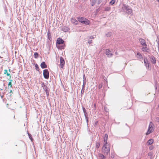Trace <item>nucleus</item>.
I'll return each mask as SVG.
<instances>
[{
	"instance_id": "nucleus-25",
	"label": "nucleus",
	"mask_w": 159,
	"mask_h": 159,
	"mask_svg": "<svg viewBox=\"0 0 159 159\" xmlns=\"http://www.w3.org/2000/svg\"><path fill=\"white\" fill-rule=\"evenodd\" d=\"M102 84H99L98 86V88L99 89H101L102 87Z\"/></svg>"
},
{
	"instance_id": "nucleus-7",
	"label": "nucleus",
	"mask_w": 159,
	"mask_h": 159,
	"mask_svg": "<svg viewBox=\"0 0 159 159\" xmlns=\"http://www.w3.org/2000/svg\"><path fill=\"white\" fill-rule=\"evenodd\" d=\"M60 63L61 68H63L65 64V62L64 58L62 57H61L60 58Z\"/></svg>"
},
{
	"instance_id": "nucleus-37",
	"label": "nucleus",
	"mask_w": 159,
	"mask_h": 159,
	"mask_svg": "<svg viewBox=\"0 0 159 159\" xmlns=\"http://www.w3.org/2000/svg\"><path fill=\"white\" fill-rule=\"evenodd\" d=\"M92 6H93V4H92Z\"/></svg>"
},
{
	"instance_id": "nucleus-22",
	"label": "nucleus",
	"mask_w": 159,
	"mask_h": 159,
	"mask_svg": "<svg viewBox=\"0 0 159 159\" xmlns=\"http://www.w3.org/2000/svg\"><path fill=\"white\" fill-rule=\"evenodd\" d=\"M115 0H111L110 3L111 4L113 5L115 3Z\"/></svg>"
},
{
	"instance_id": "nucleus-3",
	"label": "nucleus",
	"mask_w": 159,
	"mask_h": 159,
	"mask_svg": "<svg viewBox=\"0 0 159 159\" xmlns=\"http://www.w3.org/2000/svg\"><path fill=\"white\" fill-rule=\"evenodd\" d=\"M154 130V125L152 122L151 121L148 127V129L147 132L146 133L147 135H148L152 133Z\"/></svg>"
},
{
	"instance_id": "nucleus-30",
	"label": "nucleus",
	"mask_w": 159,
	"mask_h": 159,
	"mask_svg": "<svg viewBox=\"0 0 159 159\" xmlns=\"http://www.w3.org/2000/svg\"><path fill=\"white\" fill-rule=\"evenodd\" d=\"M83 111L84 112L85 111V109L84 108H83Z\"/></svg>"
},
{
	"instance_id": "nucleus-1",
	"label": "nucleus",
	"mask_w": 159,
	"mask_h": 159,
	"mask_svg": "<svg viewBox=\"0 0 159 159\" xmlns=\"http://www.w3.org/2000/svg\"><path fill=\"white\" fill-rule=\"evenodd\" d=\"M108 135L106 134L104 135V144L102 147V152L105 155H107L110 152V145L107 143Z\"/></svg>"
},
{
	"instance_id": "nucleus-28",
	"label": "nucleus",
	"mask_w": 159,
	"mask_h": 159,
	"mask_svg": "<svg viewBox=\"0 0 159 159\" xmlns=\"http://www.w3.org/2000/svg\"><path fill=\"white\" fill-rule=\"evenodd\" d=\"M98 123V121H96V122H95V126L97 125Z\"/></svg>"
},
{
	"instance_id": "nucleus-5",
	"label": "nucleus",
	"mask_w": 159,
	"mask_h": 159,
	"mask_svg": "<svg viewBox=\"0 0 159 159\" xmlns=\"http://www.w3.org/2000/svg\"><path fill=\"white\" fill-rule=\"evenodd\" d=\"M44 77L46 79H48L49 77V73L47 69H45L43 71Z\"/></svg>"
},
{
	"instance_id": "nucleus-8",
	"label": "nucleus",
	"mask_w": 159,
	"mask_h": 159,
	"mask_svg": "<svg viewBox=\"0 0 159 159\" xmlns=\"http://www.w3.org/2000/svg\"><path fill=\"white\" fill-rule=\"evenodd\" d=\"M139 41L142 46H147L146 41L144 39L141 38L139 39Z\"/></svg>"
},
{
	"instance_id": "nucleus-31",
	"label": "nucleus",
	"mask_w": 159,
	"mask_h": 159,
	"mask_svg": "<svg viewBox=\"0 0 159 159\" xmlns=\"http://www.w3.org/2000/svg\"><path fill=\"white\" fill-rule=\"evenodd\" d=\"M12 93V91L11 90L10 91V93Z\"/></svg>"
},
{
	"instance_id": "nucleus-15",
	"label": "nucleus",
	"mask_w": 159,
	"mask_h": 159,
	"mask_svg": "<svg viewBox=\"0 0 159 159\" xmlns=\"http://www.w3.org/2000/svg\"><path fill=\"white\" fill-rule=\"evenodd\" d=\"M98 157L100 159H103L105 158V157L102 154L100 153L98 155Z\"/></svg>"
},
{
	"instance_id": "nucleus-34",
	"label": "nucleus",
	"mask_w": 159,
	"mask_h": 159,
	"mask_svg": "<svg viewBox=\"0 0 159 159\" xmlns=\"http://www.w3.org/2000/svg\"><path fill=\"white\" fill-rule=\"evenodd\" d=\"M111 157H112V158H113L114 157H113V156H111Z\"/></svg>"
},
{
	"instance_id": "nucleus-21",
	"label": "nucleus",
	"mask_w": 159,
	"mask_h": 159,
	"mask_svg": "<svg viewBox=\"0 0 159 159\" xmlns=\"http://www.w3.org/2000/svg\"><path fill=\"white\" fill-rule=\"evenodd\" d=\"M100 146V143H97L96 145V148H98Z\"/></svg>"
},
{
	"instance_id": "nucleus-4",
	"label": "nucleus",
	"mask_w": 159,
	"mask_h": 159,
	"mask_svg": "<svg viewBox=\"0 0 159 159\" xmlns=\"http://www.w3.org/2000/svg\"><path fill=\"white\" fill-rule=\"evenodd\" d=\"M64 42V41L63 40L60 38H58L57 39L56 42L57 44V48L59 49H62L64 48V46H61L60 47L58 45H59L61 44H63Z\"/></svg>"
},
{
	"instance_id": "nucleus-11",
	"label": "nucleus",
	"mask_w": 159,
	"mask_h": 159,
	"mask_svg": "<svg viewBox=\"0 0 159 159\" xmlns=\"http://www.w3.org/2000/svg\"><path fill=\"white\" fill-rule=\"evenodd\" d=\"M126 10L127 12L129 14H130L132 12V10L131 9L128 8L126 6Z\"/></svg>"
},
{
	"instance_id": "nucleus-33",
	"label": "nucleus",
	"mask_w": 159,
	"mask_h": 159,
	"mask_svg": "<svg viewBox=\"0 0 159 159\" xmlns=\"http://www.w3.org/2000/svg\"><path fill=\"white\" fill-rule=\"evenodd\" d=\"M89 43H91V41H90L89 42Z\"/></svg>"
},
{
	"instance_id": "nucleus-38",
	"label": "nucleus",
	"mask_w": 159,
	"mask_h": 159,
	"mask_svg": "<svg viewBox=\"0 0 159 159\" xmlns=\"http://www.w3.org/2000/svg\"><path fill=\"white\" fill-rule=\"evenodd\" d=\"M84 77H85V75H84Z\"/></svg>"
},
{
	"instance_id": "nucleus-9",
	"label": "nucleus",
	"mask_w": 159,
	"mask_h": 159,
	"mask_svg": "<svg viewBox=\"0 0 159 159\" xmlns=\"http://www.w3.org/2000/svg\"><path fill=\"white\" fill-rule=\"evenodd\" d=\"M71 20L72 23L75 24L77 25L78 23V21L75 18H71Z\"/></svg>"
},
{
	"instance_id": "nucleus-19",
	"label": "nucleus",
	"mask_w": 159,
	"mask_h": 159,
	"mask_svg": "<svg viewBox=\"0 0 159 159\" xmlns=\"http://www.w3.org/2000/svg\"><path fill=\"white\" fill-rule=\"evenodd\" d=\"M111 8L109 7H105V10L106 11H109L110 10Z\"/></svg>"
},
{
	"instance_id": "nucleus-18",
	"label": "nucleus",
	"mask_w": 159,
	"mask_h": 159,
	"mask_svg": "<svg viewBox=\"0 0 159 159\" xmlns=\"http://www.w3.org/2000/svg\"><path fill=\"white\" fill-rule=\"evenodd\" d=\"M12 80H10V81L9 82V83L8 84V87L9 88V87L10 88H11L12 87V83L11 81H12Z\"/></svg>"
},
{
	"instance_id": "nucleus-20",
	"label": "nucleus",
	"mask_w": 159,
	"mask_h": 159,
	"mask_svg": "<svg viewBox=\"0 0 159 159\" xmlns=\"http://www.w3.org/2000/svg\"><path fill=\"white\" fill-rule=\"evenodd\" d=\"M34 57L36 58H37L38 57V56H39L38 54L36 52H35L34 53Z\"/></svg>"
},
{
	"instance_id": "nucleus-24",
	"label": "nucleus",
	"mask_w": 159,
	"mask_h": 159,
	"mask_svg": "<svg viewBox=\"0 0 159 159\" xmlns=\"http://www.w3.org/2000/svg\"><path fill=\"white\" fill-rule=\"evenodd\" d=\"M153 147L152 146H151L149 148V149L150 150H152L153 149Z\"/></svg>"
},
{
	"instance_id": "nucleus-29",
	"label": "nucleus",
	"mask_w": 159,
	"mask_h": 159,
	"mask_svg": "<svg viewBox=\"0 0 159 159\" xmlns=\"http://www.w3.org/2000/svg\"><path fill=\"white\" fill-rule=\"evenodd\" d=\"M66 28V27H63L62 28V30H63V31H66L65 30V28Z\"/></svg>"
},
{
	"instance_id": "nucleus-36",
	"label": "nucleus",
	"mask_w": 159,
	"mask_h": 159,
	"mask_svg": "<svg viewBox=\"0 0 159 159\" xmlns=\"http://www.w3.org/2000/svg\"><path fill=\"white\" fill-rule=\"evenodd\" d=\"M158 2H159V0H158Z\"/></svg>"
},
{
	"instance_id": "nucleus-17",
	"label": "nucleus",
	"mask_w": 159,
	"mask_h": 159,
	"mask_svg": "<svg viewBox=\"0 0 159 159\" xmlns=\"http://www.w3.org/2000/svg\"><path fill=\"white\" fill-rule=\"evenodd\" d=\"M151 61L153 64H155L156 63V60L154 57H152L151 58Z\"/></svg>"
},
{
	"instance_id": "nucleus-27",
	"label": "nucleus",
	"mask_w": 159,
	"mask_h": 159,
	"mask_svg": "<svg viewBox=\"0 0 159 159\" xmlns=\"http://www.w3.org/2000/svg\"><path fill=\"white\" fill-rule=\"evenodd\" d=\"M7 76H10V78H11V76L10 75V74L9 73H7Z\"/></svg>"
},
{
	"instance_id": "nucleus-12",
	"label": "nucleus",
	"mask_w": 159,
	"mask_h": 159,
	"mask_svg": "<svg viewBox=\"0 0 159 159\" xmlns=\"http://www.w3.org/2000/svg\"><path fill=\"white\" fill-rule=\"evenodd\" d=\"M144 60L145 66L147 67H149L148 63V61L147 58H144Z\"/></svg>"
},
{
	"instance_id": "nucleus-14",
	"label": "nucleus",
	"mask_w": 159,
	"mask_h": 159,
	"mask_svg": "<svg viewBox=\"0 0 159 159\" xmlns=\"http://www.w3.org/2000/svg\"><path fill=\"white\" fill-rule=\"evenodd\" d=\"M154 142V140L153 139H151L149 140L147 142V144L148 145H150L152 144Z\"/></svg>"
},
{
	"instance_id": "nucleus-35",
	"label": "nucleus",
	"mask_w": 159,
	"mask_h": 159,
	"mask_svg": "<svg viewBox=\"0 0 159 159\" xmlns=\"http://www.w3.org/2000/svg\"><path fill=\"white\" fill-rule=\"evenodd\" d=\"M111 157H112V158H113L114 157H113V156H111Z\"/></svg>"
},
{
	"instance_id": "nucleus-26",
	"label": "nucleus",
	"mask_w": 159,
	"mask_h": 159,
	"mask_svg": "<svg viewBox=\"0 0 159 159\" xmlns=\"http://www.w3.org/2000/svg\"><path fill=\"white\" fill-rule=\"evenodd\" d=\"M7 73H7V70H4V74H7Z\"/></svg>"
},
{
	"instance_id": "nucleus-13",
	"label": "nucleus",
	"mask_w": 159,
	"mask_h": 159,
	"mask_svg": "<svg viewBox=\"0 0 159 159\" xmlns=\"http://www.w3.org/2000/svg\"><path fill=\"white\" fill-rule=\"evenodd\" d=\"M40 66L43 69L46 68L47 67V66L44 62H42L41 63Z\"/></svg>"
},
{
	"instance_id": "nucleus-6",
	"label": "nucleus",
	"mask_w": 159,
	"mask_h": 159,
	"mask_svg": "<svg viewBox=\"0 0 159 159\" xmlns=\"http://www.w3.org/2000/svg\"><path fill=\"white\" fill-rule=\"evenodd\" d=\"M105 54L108 57H111L113 54L111 52V50L109 49H106L105 51Z\"/></svg>"
},
{
	"instance_id": "nucleus-10",
	"label": "nucleus",
	"mask_w": 159,
	"mask_h": 159,
	"mask_svg": "<svg viewBox=\"0 0 159 159\" xmlns=\"http://www.w3.org/2000/svg\"><path fill=\"white\" fill-rule=\"evenodd\" d=\"M137 57L139 60H140L143 58V57L141 54L139 52L137 53Z\"/></svg>"
},
{
	"instance_id": "nucleus-23",
	"label": "nucleus",
	"mask_w": 159,
	"mask_h": 159,
	"mask_svg": "<svg viewBox=\"0 0 159 159\" xmlns=\"http://www.w3.org/2000/svg\"><path fill=\"white\" fill-rule=\"evenodd\" d=\"M35 69L37 70H39V67L38 65L37 64L35 65Z\"/></svg>"
},
{
	"instance_id": "nucleus-32",
	"label": "nucleus",
	"mask_w": 159,
	"mask_h": 159,
	"mask_svg": "<svg viewBox=\"0 0 159 159\" xmlns=\"http://www.w3.org/2000/svg\"><path fill=\"white\" fill-rule=\"evenodd\" d=\"M150 154H151L150 153H148V155H149Z\"/></svg>"
},
{
	"instance_id": "nucleus-16",
	"label": "nucleus",
	"mask_w": 159,
	"mask_h": 159,
	"mask_svg": "<svg viewBox=\"0 0 159 159\" xmlns=\"http://www.w3.org/2000/svg\"><path fill=\"white\" fill-rule=\"evenodd\" d=\"M143 47L142 48V50L143 51H147L148 50L147 46H143Z\"/></svg>"
},
{
	"instance_id": "nucleus-2",
	"label": "nucleus",
	"mask_w": 159,
	"mask_h": 159,
	"mask_svg": "<svg viewBox=\"0 0 159 159\" xmlns=\"http://www.w3.org/2000/svg\"><path fill=\"white\" fill-rule=\"evenodd\" d=\"M78 21L85 25H89L90 24V21L87 19L82 17L79 16L77 18Z\"/></svg>"
}]
</instances>
